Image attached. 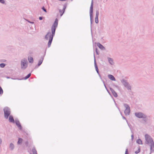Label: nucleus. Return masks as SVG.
Listing matches in <instances>:
<instances>
[{
  "label": "nucleus",
  "mask_w": 154,
  "mask_h": 154,
  "mask_svg": "<svg viewBox=\"0 0 154 154\" xmlns=\"http://www.w3.org/2000/svg\"><path fill=\"white\" fill-rule=\"evenodd\" d=\"M55 34H53V33L51 32H49L48 33L47 35L45 36V38L47 40H49V41L48 43V47H50L53 38Z\"/></svg>",
  "instance_id": "f03ea898"
},
{
  "label": "nucleus",
  "mask_w": 154,
  "mask_h": 154,
  "mask_svg": "<svg viewBox=\"0 0 154 154\" xmlns=\"http://www.w3.org/2000/svg\"><path fill=\"white\" fill-rule=\"evenodd\" d=\"M97 46L101 49L103 50L104 49V47L101 44L98 43L97 44Z\"/></svg>",
  "instance_id": "6ab92c4d"
},
{
  "label": "nucleus",
  "mask_w": 154,
  "mask_h": 154,
  "mask_svg": "<svg viewBox=\"0 0 154 154\" xmlns=\"http://www.w3.org/2000/svg\"><path fill=\"white\" fill-rule=\"evenodd\" d=\"M43 60V58H42L41 59H40V60H39L38 61V66H39L42 63Z\"/></svg>",
  "instance_id": "aec40b11"
},
{
  "label": "nucleus",
  "mask_w": 154,
  "mask_h": 154,
  "mask_svg": "<svg viewBox=\"0 0 154 154\" xmlns=\"http://www.w3.org/2000/svg\"><path fill=\"white\" fill-rule=\"evenodd\" d=\"M65 9H66V7H65L63 8V10L62 11H61L60 10V16H61L63 14Z\"/></svg>",
  "instance_id": "a211bd4d"
},
{
  "label": "nucleus",
  "mask_w": 154,
  "mask_h": 154,
  "mask_svg": "<svg viewBox=\"0 0 154 154\" xmlns=\"http://www.w3.org/2000/svg\"><path fill=\"white\" fill-rule=\"evenodd\" d=\"M5 117L6 119H8V116L10 114V109L8 107H5L4 109Z\"/></svg>",
  "instance_id": "0eeeda50"
},
{
  "label": "nucleus",
  "mask_w": 154,
  "mask_h": 154,
  "mask_svg": "<svg viewBox=\"0 0 154 154\" xmlns=\"http://www.w3.org/2000/svg\"><path fill=\"white\" fill-rule=\"evenodd\" d=\"M9 121L11 122H14V120L13 118V117L11 116H10L9 118Z\"/></svg>",
  "instance_id": "dca6fc26"
},
{
  "label": "nucleus",
  "mask_w": 154,
  "mask_h": 154,
  "mask_svg": "<svg viewBox=\"0 0 154 154\" xmlns=\"http://www.w3.org/2000/svg\"><path fill=\"white\" fill-rule=\"evenodd\" d=\"M5 65V63H2L0 64V67L1 68H4Z\"/></svg>",
  "instance_id": "a878e982"
},
{
  "label": "nucleus",
  "mask_w": 154,
  "mask_h": 154,
  "mask_svg": "<svg viewBox=\"0 0 154 154\" xmlns=\"http://www.w3.org/2000/svg\"><path fill=\"white\" fill-rule=\"evenodd\" d=\"M97 49H96V52L97 53Z\"/></svg>",
  "instance_id": "4c0bfd02"
},
{
  "label": "nucleus",
  "mask_w": 154,
  "mask_h": 154,
  "mask_svg": "<svg viewBox=\"0 0 154 154\" xmlns=\"http://www.w3.org/2000/svg\"><path fill=\"white\" fill-rule=\"evenodd\" d=\"M57 25L58 20L57 19H55L54 22L51 27V32L54 34H55L56 28L57 27Z\"/></svg>",
  "instance_id": "423d86ee"
},
{
  "label": "nucleus",
  "mask_w": 154,
  "mask_h": 154,
  "mask_svg": "<svg viewBox=\"0 0 154 154\" xmlns=\"http://www.w3.org/2000/svg\"><path fill=\"white\" fill-rule=\"evenodd\" d=\"M128 149H127L125 151V154H128Z\"/></svg>",
  "instance_id": "473e14b6"
},
{
  "label": "nucleus",
  "mask_w": 154,
  "mask_h": 154,
  "mask_svg": "<svg viewBox=\"0 0 154 154\" xmlns=\"http://www.w3.org/2000/svg\"><path fill=\"white\" fill-rule=\"evenodd\" d=\"M94 64L95 65V67L96 69V71L98 73V69L97 68V66L95 60V58L94 57Z\"/></svg>",
  "instance_id": "f3484780"
},
{
  "label": "nucleus",
  "mask_w": 154,
  "mask_h": 154,
  "mask_svg": "<svg viewBox=\"0 0 154 154\" xmlns=\"http://www.w3.org/2000/svg\"><path fill=\"white\" fill-rule=\"evenodd\" d=\"M124 107L125 108V109L124 112L126 115H128L130 112V108L129 106L127 104L124 105Z\"/></svg>",
  "instance_id": "6e6552de"
},
{
  "label": "nucleus",
  "mask_w": 154,
  "mask_h": 154,
  "mask_svg": "<svg viewBox=\"0 0 154 154\" xmlns=\"http://www.w3.org/2000/svg\"><path fill=\"white\" fill-rule=\"evenodd\" d=\"M137 143L139 144L142 145V142L141 140L140 139H138L137 140Z\"/></svg>",
  "instance_id": "412c9836"
},
{
  "label": "nucleus",
  "mask_w": 154,
  "mask_h": 154,
  "mask_svg": "<svg viewBox=\"0 0 154 154\" xmlns=\"http://www.w3.org/2000/svg\"><path fill=\"white\" fill-rule=\"evenodd\" d=\"M9 149L11 151L13 150L15 148V146L13 143H11L9 145Z\"/></svg>",
  "instance_id": "9d476101"
},
{
  "label": "nucleus",
  "mask_w": 154,
  "mask_h": 154,
  "mask_svg": "<svg viewBox=\"0 0 154 154\" xmlns=\"http://www.w3.org/2000/svg\"><path fill=\"white\" fill-rule=\"evenodd\" d=\"M6 78H7V79H9L10 78V77H6Z\"/></svg>",
  "instance_id": "f704fd0d"
},
{
  "label": "nucleus",
  "mask_w": 154,
  "mask_h": 154,
  "mask_svg": "<svg viewBox=\"0 0 154 154\" xmlns=\"http://www.w3.org/2000/svg\"><path fill=\"white\" fill-rule=\"evenodd\" d=\"M123 118H124V119H125V118L124 117H123Z\"/></svg>",
  "instance_id": "58836bf2"
},
{
  "label": "nucleus",
  "mask_w": 154,
  "mask_h": 154,
  "mask_svg": "<svg viewBox=\"0 0 154 154\" xmlns=\"http://www.w3.org/2000/svg\"><path fill=\"white\" fill-rule=\"evenodd\" d=\"M93 0H92L91 2V5L90 8V15L91 20L92 18V14L93 12Z\"/></svg>",
  "instance_id": "1a4fd4ad"
},
{
  "label": "nucleus",
  "mask_w": 154,
  "mask_h": 154,
  "mask_svg": "<svg viewBox=\"0 0 154 154\" xmlns=\"http://www.w3.org/2000/svg\"><path fill=\"white\" fill-rule=\"evenodd\" d=\"M30 75H31V73L29 74L27 76H26L25 77L24 79H25V80L27 79L30 76Z\"/></svg>",
  "instance_id": "393cba45"
},
{
  "label": "nucleus",
  "mask_w": 154,
  "mask_h": 154,
  "mask_svg": "<svg viewBox=\"0 0 154 154\" xmlns=\"http://www.w3.org/2000/svg\"><path fill=\"white\" fill-rule=\"evenodd\" d=\"M27 66V61L26 59L24 58L21 60V67L22 69H25Z\"/></svg>",
  "instance_id": "20e7f679"
},
{
  "label": "nucleus",
  "mask_w": 154,
  "mask_h": 154,
  "mask_svg": "<svg viewBox=\"0 0 154 154\" xmlns=\"http://www.w3.org/2000/svg\"><path fill=\"white\" fill-rule=\"evenodd\" d=\"M131 139L132 140H133L134 139V135L133 134L131 135Z\"/></svg>",
  "instance_id": "2f4dec72"
},
{
  "label": "nucleus",
  "mask_w": 154,
  "mask_h": 154,
  "mask_svg": "<svg viewBox=\"0 0 154 154\" xmlns=\"http://www.w3.org/2000/svg\"><path fill=\"white\" fill-rule=\"evenodd\" d=\"M110 90L111 91L113 95L115 97H117V93L115 92L114 90L112 88H110Z\"/></svg>",
  "instance_id": "f8f14e48"
},
{
  "label": "nucleus",
  "mask_w": 154,
  "mask_h": 154,
  "mask_svg": "<svg viewBox=\"0 0 154 154\" xmlns=\"http://www.w3.org/2000/svg\"><path fill=\"white\" fill-rule=\"evenodd\" d=\"M121 81L123 86L128 90H131V86L126 80L124 79H122L121 80Z\"/></svg>",
  "instance_id": "7ed1b4c3"
},
{
  "label": "nucleus",
  "mask_w": 154,
  "mask_h": 154,
  "mask_svg": "<svg viewBox=\"0 0 154 154\" xmlns=\"http://www.w3.org/2000/svg\"><path fill=\"white\" fill-rule=\"evenodd\" d=\"M108 78L112 81H115L116 79L115 77L111 75H108Z\"/></svg>",
  "instance_id": "ddd939ff"
},
{
  "label": "nucleus",
  "mask_w": 154,
  "mask_h": 154,
  "mask_svg": "<svg viewBox=\"0 0 154 154\" xmlns=\"http://www.w3.org/2000/svg\"><path fill=\"white\" fill-rule=\"evenodd\" d=\"M145 138L146 140L145 143L147 144L150 146V153L154 151V142L152 138L148 134L145 135Z\"/></svg>",
  "instance_id": "f257e3e1"
},
{
  "label": "nucleus",
  "mask_w": 154,
  "mask_h": 154,
  "mask_svg": "<svg viewBox=\"0 0 154 154\" xmlns=\"http://www.w3.org/2000/svg\"><path fill=\"white\" fill-rule=\"evenodd\" d=\"M97 49H96V52L97 53Z\"/></svg>",
  "instance_id": "e433bc0d"
},
{
  "label": "nucleus",
  "mask_w": 154,
  "mask_h": 154,
  "mask_svg": "<svg viewBox=\"0 0 154 154\" xmlns=\"http://www.w3.org/2000/svg\"><path fill=\"white\" fill-rule=\"evenodd\" d=\"M134 115L136 117L138 118L146 119V116L143 112H136L135 113Z\"/></svg>",
  "instance_id": "39448f33"
},
{
  "label": "nucleus",
  "mask_w": 154,
  "mask_h": 154,
  "mask_svg": "<svg viewBox=\"0 0 154 154\" xmlns=\"http://www.w3.org/2000/svg\"><path fill=\"white\" fill-rule=\"evenodd\" d=\"M28 60L30 63H32L33 62V59L32 57H28Z\"/></svg>",
  "instance_id": "4be33fe9"
},
{
  "label": "nucleus",
  "mask_w": 154,
  "mask_h": 154,
  "mask_svg": "<svg viewBox=\"0 0 154 154\" xmlns=\"http://www.w3.org/2000/svg\"><path fill=\"white\" fill-rule=\"evenodd\" d=\"M139 152H139H135V153H138V152Z\"/></svg>",
  "instance_id": "c9c22d12"
},
{
  "label": "nucleus",
  "mask_w": 154,
  "mask_h": 154,
  "mask_svg": "<svg viewBox=\"0 0 154 154\" xmlns=\"http://www.w3.org/2000/svg\"><path fill=\"white\" fill-rule=\"evenodd\" d=\"M107 59L109 63L111 65H113L114 63L112 59L110 57H108Z\"/></svg>",
  "instance_id": "4468645a"
},
{
  "label": "nucleus",
  "mask_w": 154,
  "mask_h": 154,
  "mask_svg": "<svg viewBox=\"0 0 154 154\" xmlns=\"http://www.w3.org/2000/svg\"><path fill=\"white\" fill-rule=\"evenodd\" d=\"M42 9L45 12H46V10L45 8H44V7H43Z\"/></svg>",
  "instance_id": "7c9ffc66"
},
{
  "label": "nucleus",
  "mask_w": 154,
  "mask_h": 154,
  "mask_svg": "<svg viewBox=\"0 0 154 154\" xmlns=\"http://www.w3.org/2000/svg\"><path fill=\"white\" fill-rule=\"evenodd\" d=\"M0 3L2 4H5V1L4 0H0Z\"/></svg>",
  "instance_id": "c85d7f7f"
},
{
  "label": "nucleus",
  "mask_w": 154,
  "mask_h": 154,
  "mask_svg": "<svg viewBox=\"0 0 154 154\" xmlns=\"http://www.w3.org/2000/svg\"><path fill=\"white\" fill-rule=\"evenodd\" d=\"M3 90L1 87L0 86V94H3Z\"/></svg>",
  "instance_id": "cd10ccee"
},
{
  "label": "nucleus",
  "mask_w": 154,
  "mask_h": 154,
  "mask_svg": "<svg viewBox=\"0 0 154 154\" xmlns=\"http://www.w3.org/2000/svg\"><path fill=\"white\" fill-rule=\"evenodd\" d=\"M151 12L152 15H154V7L152 9Z\"/></svg>",
  "instance_id": "bb28decb"
},
{
  "label": "nucleus",
  "mask_w": 154,
  "mask_h": 154,
  "mask_svg": "<svg viewBox=\"0 0 154 154\" xmlns=\"http://www.w3.org/2000/svg\"><path fill=\"white\" fill-rule=\"evenodd\" d=\"M27 20V21L29 23H32V24H33V23H34V22H30V21H29V20Z\"/></svg>",
  "instance_id": "c756f323"
},
{
  "label": "nucleus",
  "mask_w": 154,
  "mask_h": 154,
  "mask_svg": "<svg viewBox=\"0 0 154 154\" xmlns=\"http://www.w3.org/2000/svg\"><path fill=\"white\" fill-rule=\"evenodd\" d=\"M99 15V12L98 11H97L96 13V17L95 18V22L96 23H98V16Z\"/></svg>",
  "instance_id": "9b49d317"
},
{
  "label": "nucleus",
  "mask_w": 154,
  "mask_h": 154,
  "mask_svg": "<svg viewBox=\"0 0 154 154\" xmlns=\"http://www.w3.org/2000/svg\"><path fill=\"white\" fill-rule=\"evenodd\" d=\"M72 0H71V1H72Z\"/></svg>",
  "instance_id": "ea45409f"
},
{
  "label": "nucleus",
  "mask_w": 154,
  "mask_h": 154,
  "mask_svg": "<svg viewBox=\"0 0 154 154\" xmlns=\"http://www.w3.org/2000/svg\"><path fill=\"white\" fill-rule=\"evenodd\" d=\"M23 139L21 138H19V139H18V141L17 142V144H21L22 141H23Z\"/></svg>",
  "instance_id": "5701e85b"
},
{
  "label": "nucleus",
  "mask_w": 154,
  "mask_h": 154,
  "mask_svg": "<svg viewBox=\"0 0 154 154\" xmlns=\"http://www.w3.org/2000/svg\"><path fill=\"white\" fill-rule=\"evenodd\" d=\"M32 152L33 154H37V151L34 148H33L32 149Z\"/></svg>",
  "instance_id": "b1692460"
},
{
  "label": "nucleus",
  "mask_w": 154,
  "mask_h": 154,
  "mask_svg": "<svg viewBox=\"0 0 154 154\" xmlns=\"http://www.w3.org/2000/svg\"><path fill=\"white\" fill-rule=\"evenodd\" d=\"M42 19H43V18H42V17H39V19L40 20H42Z\"/></svg>",
  "instance_id": "72a5a7b5"
},
{
  "label": "nucleus",
  "mask_w": 154,
  "mask_h": 154,
  "mask_svg": "<svg viewBox=\"0 0 154 154\" xmlns=\"http://www.w3.org/2000/svg\"><path fill=\"white\" fill-rule=\"evenodd\" d=\"M15 123L16 125L20 129H21V126L19 122L17 120H15Z\"/></svg>",
  "instance_id": "2eb2a0df"
}]
</instances>
